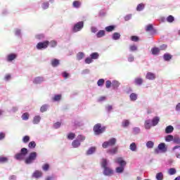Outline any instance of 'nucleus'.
Segmentation results:
<instances>
[{"instance_id":"nucleus-1","label":"nucleus","mask_w":180,"mask_h":180,"mask_svg":"<svg viewBox=\"0 0 180 180\" xmlns=\"http://www.w3.org/2000/svg\"><path fill=\"white\" fill-rule=\"evenodd\" d=\"M102 168H103V174L105 176H110L113 175V170L110 167H108V160L103 158L101 162Z\"/></svg>"},{"instance_id":"nucleus-2","label":"nucleus","mask_w":180,"mask_h":180,"mask_svg":"<svg viewBox=\"0 0 180 180\" xmlns=\"http://www.w3.org/2000/svg\"><path fill=\"white\" fill-rule=\"evenodd\" d=\"M26 155H27V148H22L20 153L15 154V160L22 161V160H25V157H26Z\"/></svg>"},{"instance_id":"nucleus-3","label":"nucleus","mask_w":180,"mask_h":180,"mask_svg":"<svg viewBox=\"0 0 180 180\" xmlns=\"http://www.w3.org/2000/svg\"><path fill=\"white\" fill-rule=\"evenodd\" d=\"M105 130H106V127H102V124L99 123L94 127V131L96 135L102 134V133L105 132Z\"/></svg>"},{"instance_id":"nucleus-4","label":"nucleus","mask_w":180,"mask_h":180,"mask_svg":"<svg viewBox=\"0 0 180 180\" xmlns=\"http://www.w3.org/2000/svg\"><path fill=\"white\" fill-rule=\"evenodd\" d=\"M116 139L112 138L109 141H105L102 144L103 148H108V147H113L116 144Z\"/></svg>"},{"instance_id":"nucleus-5","label":"nucleus","mask_w":180,"mask_h":180,"mask_svg":"<svg viewBox=\"0 0 180 180\" xmlns=\"http://www.w3.org/2000/svg\"><path fill=\"white\" fill-rule=\"evenodd\" d=\"M36 158H37V153L32 152L30 154L29 157L25 159V164H32Z\"/></svg>"},{"instance_id":"nucleus-6","label":"nucleus","mask_w":180,"mask_h":180,"mask_svg":"<svg viewBox=\"0 0 180 180\" xmlns=\"http://www.w3.org/2000/svg\"><path fill=\"white\" fill-rule=\"evenodd\" d=\"M83 27H84V21L78 22L74 25L72 28V32L74 33H77V32H80V30H82Z\"/></svg>"},{"instance_id":"nucleus-7","label":"nucleus","mask_w":180,"mask_h":180,"mask_svg":"<svg viewBox=\"0 0 180 180\" xmlns=\"http://www.w3.org/2000/svg\"><path fill=\"white\" fill-rule=\"evenodd\" d=\"M49 44H50V42L49 41H45L43 42H39L37 44V49L38 50H41L43 49H47L49 47Z\"/></svg>"},{"instance_id":"nucleus-8","label":"nucleus","mask_w":180,"mask_h":180,"mask_svg":"<svg viewBox=\"0 0 180 180\" xmlns=\"http://www.w3.org/2000/svg\"><path fill=\"white\" fill-rule=\"evenodd\" d=\"M160 150L162 153H165V151H167V147H165V143H160L158 146V148L155 149V153H156V154H158V153H160Z\"/></svg>"},{"instance_id":"nucleus-9","label":"nucleus","mask_w":180,"mask_h":180,"mask_svg":"<svg viewBox=\"0 0 180 180\" xmlns=\"http://www.w3.org/2000/svg\"><path fill=\"white\" fill-rule=\"evenodd\" d=\"M117 151H119V146L114 147L111 149H108L107 153L110 154V155H115V154H117Z\"/></svg>"},{"instance_id":"nucleus-10","label":"nucleus","mask_w":180,"mask_h":180,"mask_svg":"<svg viewBox=\"0 0 180 180\" xmlns=\"http://www.w3.org/2000/svg\"><path fill=\"white\" fill-rule=\"evenodd\" d=\"M115 162H117V164H119L120 167H126V161L123 160V158H117L115 160Z\"/></svg>"},{"instance_id":"nucleus-11","label":"nucleus","mask_w":180,"mask_h":180,"mask_svg":"<svg viewBox=\"0 0 180 180\" xmlns=\"http://www.w3.org/2000/svg\"><path fill=\"white\" fill-rule=\"evenodd\" d=\"M16 57H18V55H16L15 53L8 54L7 56V61H8V62L13 61V60H15L16 58Z\"/></svg>"},{"instance_id":"nucleus-12","label":"nucleus","mask_w":180,"mask_h":180,"mask_svg":"<svg viewBox=\"0 0 180 180\" xmlns=\"http://www.w3.org/2000/svg\"><path fill=\"white\" fill-rule=\"evenodd\" d=\"M146 79L153 80L155 79V74L153 72H148L146 75Z\"/></svg>"},{"instance_id":"nucleus-13","label":"nucleus","mask_w":180,"mask_h":180,"mask_svg":"<svg viewBox=\"0 0 180 180\" xmlns=\"http://www.w3.org/2000/svg\"><path fill=\"white\" fill-rule=\"evenodd\" d=\"M42 176L43 173L39 170L35 171L32 174V176H34V178H41V176Z\"/></svg>"},{"instance_id":"nucleus-14","label":"nucleus","mask_w":180,"mask_h":180,"mask_svg":"<svg viewBox=\"0 0 180 180\" xmlns=\"http://www.w3.org/2000/svg\"><path fill=\"white\" fill-rule=\"evenodd\" d=\"M72 146L74 148H78V147L81 146V143L79 142V140L76 139L72 141Z\"/></svg>"},{"instance_id":"nucleus-15","label":"nucleus","mask_w":180,"mask_h":180,"mask_svg":"<svg viewBox=\"0 0 180 180\" xmlns=\"http://www.w3.org/2000/svg\"><path fill=\"white\" fill-rule=\"evenodd\" d=\"M143 80L141 77H136L134 79L135 85H143Z\"/></svg>"},{"instance_id":"nucleus-16","label":"nucleus","mask_w":180,"mask_h":180,"mask_svg":"<svg viewBox=\"0 0 180 180\" xmlns=\"http://www.w3.org/2000/svg\"><path fill=\"white\" fill-rule=\"evenodd\" d=\"M44 79L41 77H37L34 79V84H41Z\"/></svg>"},{"instance_id":"nucleus-17","label":"nucleus","mask_w":180,"mask_h":180,"mask_svg":"<svg viewBox=\"0 0 180 180\" xmlns=\"http://www.w3.org/2000/svg\"><path fill=\"white\" fill-rule=\"evenodd\" d=\"M151 53L153 56H157L160 54V49L158 47H154L151 49Z\"/></svg>"},{"instance_id":"nucleus-18","label":"nucleus","mask_w":180,"mask_h":180,"mask_svg":"<svg viewBox=\"0 0 180 180\" xmlns=\"http://www.w3.org/2000/svg\"><path fill=\"white\" fill-rule=\"evenodd\" d=\"M160 122V117H155L152 120V126H157Z\"/></svg>"},{"instance_id":"nucleus-19","label":"nucleus","mask_w":180,"mask_h":180,"mask_svg":"<svg viewBox=\"0 0 180 180\" xmlns=\"http://www.w3.org/2000/svg\"><path fill=\"white\" fill-rule=\"evenodd\" d=\"M51 65L52 67H57L58 65H60V60L53 59L51 60Z\"/></svg>"},{"instance_id":"nucleus-20","label":"nucleus","mask_w":180,"mask_h":180,"mask_svg":"<svg viewBox=\"0 0 180 180\" xmlns=\"http://www.w3.org/2000/svg\"><path fill=\"white\" fill-rule=\"evenodd\" d=\"M172 131H174V127L169 125L166 127L165 133H167V134H169V133H172Z\"/></svg>"},{"instance_id":"nucleus-21","label":"nucleus","mask_w":180,"mask_h":180,"mask_svg":"<svg viewBox=\"0 0 180 180\" xmlns=\"http://www.w3.org/2000/svg\"><path fill=\"white\" fill-rule=\"evenodd\" d=\"M41 119L39 115H37L34 117L32 122L34 124H38L40 122Z\"/></svg>"},{"instance_id":"nucleus-22","label":"nucleus","mask_w":180,"mask_h":180,"mask_svg":"<svg viewBox=\"0 0 180 180\" xmlns=\"http://www.w3.org/2000/svg\"><path fill=\"white\" fill-rule=\"evenodd\" d=\"M120 85V83H119V82L116 80H114L112 82V86L114 89H117Z\"/></svg>"},{"instance_id":"nucleus-23","label":"nucleus","mask_w":180,"mask_h":180,"mask_svg":"<svg viewBox=\"0 0 180 180\" xmlns=\"http://www.w3.org/2000/svg\"><path fill=\"white\" fill-rule=\"evenodd\" d=\"M90 56L91 60H98V58H99V53H98V52H94V53H92L90 55Z\"/></svg>"},{"instance_id":"nucleus-24","label":"nucleus","mask_w":180,"mask_h":180,"mask_svg":"<svg viewBox=\"0 0 180 180\" xmlns=\"http://www.w3.org/2000/svg\"><path fill=\"white\" fill-rule=\"evenodd\" d=\"M145 128H146L147 130L151 129V120H147L145 122Z\"/></svg>"},{"instance_id":"nucleus-25","label":"nucleus","mask_w":180,"mask_h":180,"mask_svg":"<svg viewBox=\"0 0 180 180\" xmlns=\"http://www.w3.org/2000/svg\"><path fill=\"white\" fill-rule=\"evenodd\" d=\"M96 151V148L95 147H91L87 151H86V155H91L93 153Z\"/></svg>"},{"instance_id":"nucleus-26","label":"nucleus","mask_w":180,"mask_h":180,"mask_svg":"<svg viewBox=\"0 0 180 180\" xmlns=\"http://www.w3.org/2000/svg\"><path fill=\"white\" fill-rule=\"evenodd\" d=\"M129 148L131 151H137V145H136V143H132L130 144Z\"/></svg>"},{"instance_id":"nucleus-27","label":"nucleus","mask_w":180,"mask_h":180,"mask_svg":"<svg viewBox=\"0 0 180 180\" xmlns=\"http://www.w3.org/2000/svg\"><path fill=\"white\" fill-rule=\"evenodd\" d=\"M72 6H73V8H80L81 7V1H73Z\"/></svg>"},{"instance_id":"nucleus-28","label":"nucleus","mask_w":180,"mask_h":180,"mask_svg":"<svg viewBox=\"0 0 180 180\" xmlns=\"http://www.w3.org/2000/svg\"><path fill=\"white\" fill-rule=\"evenodd\" d=\"M163 58H164L165 61H169V60H171V58H172V56L169 53H165L163 56Z\"/></svg>"},{"instance_id":"nucleus-29","label":"nucleus","mask_w":180,"mask_h":180,"mask_svg":"<svg viewBox=\"0 0 180 180\" xmlns=\"http://www.w3.org/2000/svg\"><path fill=\"white\" fill-rule=\"evenodd\" d=\"M84 53L82 52H79L77 54V60H78V61L82 60L84 57Z\"/></svg>"},{"instance_id":"nucleus-30","label":"nucleus","mask_w":180,"mask_h":180,"mask_svg":"<svg viewBox=\"0 0 180 180\" xmlns=\"http://www.w3.org/2000/svg\"><path fill=\"white\" fill-rule=\"evenodd\" d=\"M167 172L169 175H175L176 174V169L175 168H170Z\"/></svg>"},{"instance_id":"nucleus-31","label":"nucleus","mask_w":180,"mask_h":180,"mask_svg":"<svg viewBox=\"0 0 180 180\" xmlns=\"http://www.w3.org/2000/svg\"><path fill=\"white\" fill-rule=\"evenodd\" d=\"M112 39L113 40H119L120 39V34L119 32H115L112 34Z\"/></svg>"},{"instance_id":"nucleus-32","label":"nucleus","mask_w":180,"mask_h":180,"mask_svg":"<svg viewBox=\"0 0 180 180\" xmlns=\"http://www.w3.org/2000/svg\"><path fill=\"white\" fill-rule=\"evenodd\" d=\"M47 109H49V105L46 104L43 105L40 108V112H41V113H44V112H47Z\"/></svg>"},{"instance_id":"nucleus-33","label":"nucleus","mask_w":180,"mask_h":180,"mask_svg":"<svg viewBox=\"0 0 180 180\" xmlns=\"http://www.w3.org/2000/svg\"><path fill=\"white\" fill-rule=\"evenodd\" d=\"M156 179L157 180H163L164 179V174L162 172H159L156 174Z\"/></svg>"},{"instance_id":"nucleus-34","label":"nucleus","mask_w":180,"mask_h":180,"mask_svg":"<svg viewBox=\"0 0 180 180\" xmlns=\"http://www.w3.org/2000/svg\"><path fill=\"white\" fill-rule=\"evenodd\" d=\"M5 162H8V158L0 156V164H5Z\"/></svg>"},{"instance_id":"nucleus-35","label":"nucleus","mask_w":180,"mask_h":180,"mask_svg":"<svg viewBox=\"0 0 180 180\" xmlns=\"http://www.w3.org/2000/svg\"><path fill=\"white\" fill-rule=\"evenodd\" d=\"M115 171L117 174H122V172L124 171V167L123 166L118 167L116 168Z\"/></svg>"},{"instance_id":"nucleus-36","label":"nucleus","mask_w":180,"mask_h":180,"mask_svg":"<svg viewBox=\"0 0 180 180\" xmlns=\"http://www.w3.org/2000/svg\"><path fill=\"white\" fill-rule=\"evenodd\" d=\"M115 30V25H110L108 27H105V31L106 32H113Z\"/></svg>"},{"instance_id":"nucleus-37","label":"nucleus","mask_w":180,"mask_h":180,"mask_svg":"<svg viewBox=\"0 0 180 180\" xmlns=\"http://www.w3.org/2000/svg\"><path fill=\"white\" fill-rule=\"evenodd\" d=\"M96 36L98 38L103 37L105 36V30H100L97 34Z\"/></svg>"},{"instance_id":"nucleus-38","label":"nucleus","mask_w":180,"mask_h":180,"mask_svg":"<svg viewBox=\"0 0 180 180\" xmlns=\"http://www.w3.org/2000/svg\"><path fill=\"white\" fill-rule=\"evenodd\" d=\"M147 148H153L154 147V142L149 141L146 143Z\"/></svg>"},{"instance_id":"nucleus-39","label":"nucleus","mask_w":180,"mask_h":180,"mask_svg":"<svg viewBox=\"0 0 180 180\" xmlns=\"http://www.w3.org/2000/svg\"><path fill=\"white\" fill-rule=\"evenodd\" d=\"M68 140H74L75 139V134L70 132L68 134Z\"/></svg>"},{"instance_id":"nucleus-40","label":"nucleus","mask_w":180,"mask_h":180,"mask_svg":"<svg viewBox=\"0 0 180 180\" xmlns=\"http://www.w3.org/2000/svg\"><path fill=\"white\" fill-rule=\"evenodd\" d=\"M60 100H61V94L55 95L54 97L53 98V101H54V102H57Z\"/></svg>"},{"instance_id":"nucleus-41","label":"nucleus","mask_w":180,"mask_h":180,"mask_svg":"<svg viewBox=\"0 0 180 180\" xmlns=\"http://www.w3.org/2000/svg\"><path fill=\"white\" fill-rule=\"evenodd\" d=\"M129 124H130V122L128 120H124L122 123V127H127Z\"/></svg>"},{"instance_id":"nucleus-42","label":"nucleus","mask_w":180,"mask_h":180,"mask_svg":"<svg viewBox=\"0 0 180 180\" xmlns=\"http://www.w3.org/2000/svg\"><path fill=\"white\" fill-rule=\"evenodd\" d=\"M103 84H105V79H100L97 82L98 86H103Z\"/></svg>"},{"instance_id":"nucleus-43","label":"nucleus","mask_w":180,"mask_h":180,"mask_svg":"<svg viewBox=\"0 0 180 180\" xmlns=\"http://www.w3.org/2000/svg\"><path fill=\"white\" fill-rule=\"evenodd\" d=\"M131 101H137V94L132 93L129 96Z\"/></svg>"},{"instance_id":"nucleus-44","label":"nucleus","mask_w":180,"mask_h":180,"mask_svg":"<svg viewBox=\"0 0 180 180\" xmlns=\"http://www.w3.org/2000/svg\"><path fill=\"white\" fill-rule=\"evenodd\" d=\"M174 20H175V18L172 15H169L167 18V22H168L169 23H172V22H174Z\"/></svg>"},{"instance_id":"nucleus-45","label":"nucleus","mask_w":180,"mask_h":180,"mask_svg":"<svg viewBox=\"0 0 180 180\" xmlns=\"http://www.w3.org/2000/svg\"><path fill=\"white\" fill-rule=\"evenodd\" d=\"M144 9V5L143 4H140L136 7V11L139 12L143 11Z\"/></svg>"},{"instance_id":"nucleus-46","label":"nucleus","mask_w":180,"mask_h":180,"mask_svg":"<svg viewBox=\"0 0 180 180\" xmlns=\"http://www.w3.org/2000/svg\"><path fill=\"white\" fill-rule=\"evenodd\" d=\"M153 29H154V27L153 26L152 24H149L146 27V32H151V30H153Z\"/></svg>"},{"instance_id":"nucleus-47","label":"nucleus","mask_w":180,"mask_h":180,"mask_svg":"<svg viewBox=\"0 0 180 180\" xmlns=\"http://www.w3.org/2000/svg\"><path fill=\"white\" fill-rule=\"evenodd\" d=\"M22 141L23 143H29V141H30V136H25L22 138Z\"/></svg>"},{"instance_id":"nucleus-48","label":"nucleus","mask_w":180,"mask_h":180,"mask_svg":"<svg viewBox=\"0 0 180 180\" xmlns=\"http://www.w3.org/2000/svg\"><path fill=\"white\" fill-rule=\"evenodd\" d=\"M22 120H29V114L27 112H25L22 115Z\"/></svg>"},{"instance_id":"nucleus-49","label":"nucleus","mask_w":180,"mask_h":180,"mask_svg":"<svg viewBox=\"0 0 180 180\" xmlns=\"http://www.w3.org/2000/svg\"><path fill=\"white\" fill-rule=\"evenodd\" d=\"M29 148H36V142L34 141H31L28 144Z\"/></svg>"},{"instance_id":"nucleus-50","label":"nucleus","mask_w":180,"mask_h":180,"mask_svg":"<svg viewBox=\"0 0 180 180\" xmlns=\"http://www.w3.org/2000/svg\"><path fill=\"white\" fill-rule=\"evenodd\" d=\"M50 169V165L49 164H44L43 166H42V169L44 171H48L49 169Z\"/></svg>"},{"instance_id":"nucleus-51","label":"nucleus","mask_w":180,"mask_h":180,"mask_svg":"<svg viewBox=\"0 0 180 180\" xmlns=\"http://www.w3.org/2000/svg\"><path fill=\"white\" fill-rule=\"evenodd\" d=\"M49 2H44L42 4V8L43 9H49Z\"/></svg>"},{"instance_id":"nucleus-52","label":"nucleus","mask_w":180,"mask_h":180,"mask_svg":"<svg viewBox=\"0 0 180 180\" xmlns=\"http://www.w3.org/2000/svg\"><path fill=\"white\" fill-rule=\"evenodd\" d=\"M110 86H112V82H110V80H107L105 82V88L109 89L110 88Z\"/></svg>"},{"instance_id":"nucleus-53","label":"nucleus","mask_w":180,"mask_h":180,"mask_svg":"<svg viewBox=\"0 0 180 180\" xmlns=\"http://www.w3.org/2000/svg\"><path fill=\"white\" fill-rule=\"evenodd\" d=\"M131 41H139L140 39L137 36H131Z\"/></svg>"},{"instance_id":"nucleus-54","label":"nucleus","mask_w":180,"mask_h":180,"mask_svg":"<svg viewBox=\"0 0 180 180\" xmlns=\"http://www.w3.org/2000/svg\"><path fill=\"white\" fill-rule=\"evenodd\" d=\"M165 140L166 141H172V140H174V136L172 135H168L166 136Z\"/></svg>"},{"instance_id":"nucleus-55","label":"nucleus","mask_w":180,"mask_h":180,"mask_svg":"<svg viewBox=\"0 0 180 180\" xmlns=\"http://www.w3.org/2000/svg\"><path fill=\"white\" fill-rule=\"evenodd\" d=\"M173 141L174 143H175L176 144H180V139L179 137H174L173 139Z\"/></svg>"},{"instance_id":"nucleus-56","label":"nucleus","mask_w":180,"mask_h":180,"mask_svg":"<svg viewBox=\"0 0 180 180\" xmlns=\"http://www.w3.org/2000/svg\"><path fill=\"white\" fill-rule=\"evenodd\" d=\"M129 49L131 51H137V46L136 45H131L129 46Z\"/></svg>"},{"instance_id":"nucleus-57","label":"nucleus","mask_w":180,"mask_h":180,"mask_svg":"<svg viewBox=\"0 0 180 180\" xmlns=\"http://www.w3.org/2000/svg\"><path fill=\"white\" fill-rule=\"evenodd\" d=\"M49 44L51 46V47H56V46H57V41H51L49 42Z\"/></svg>"},{"instance_id":"nucleus-58","label":"nucleus","mask_w":180,"mask_h":180,"mask_svg":"<svg viewBox=\"0 0 180 180\" xmlns=\"http://www.w3.org/2000/svg\"><path fill=\"white\" fill-rule=\"evenodd\" d=\"M61 126V122H58L53 124L54 129H58Z\"/></svg>"},{"instance_id":"nucleus-59","label":"nucleus","mask_w":180,"mask_h":180,"mask_svg":"<svg viewBox=\"0 0 180 180\" xmlns=\"http://www.w3.org/2000/svg\"><path fill=\"white\" fill-rule=\"evenodd\" d=\"M78 140H79V141H85V136H84L83 135H78L77 136Z\"/></svg>"},{"instance_id":"nucleus-60","label":"nucleus","mask_w":180,"mask_h":180,"mask_svg":"<svg viewBox=\"0 0 180 180\" xmlns=\"http://www.w3.org/2000/svg\"><path fill=\"white\" fill-rule=\"evenodd\" d=\"M133 131H134V134H139V133H140V128L135 127V128H134Z\"/></svg>"},{"instance_id":"nucleus-61","label":"nucleus","mask_w":180,"mask_h":180,"mask_svg":"<svg viewBox=\"0 0 180 180\" xmlns=\"http://www.w3.org/2000/svg\"><path fill=\"white\" fill-rule=\"evenodd\" d=\"M86 64H91L92 63V58H86L85 59Z\"/></svg>"},{"instance_id":"nucleus-62","label":"nucleus","mask_w":180,"mask_h":180,"mask_svg":"<svg viewBox=\"0 0 180 180\" xmlns=\"http://www.w3.org/2000/svg\"><path fill=\"white\" fill-rule=\"evenodd\" d=\"M128 61H129V63H133V61H134V56H129V57L128 58Z\"/></svg>"},{"instance_id":"nucleus-63","label":"nucleus","mask_w":180,"mask_h":180,"mask_svg":"<svg viewBox=\"0 0 180 180\" xmlns=\"http://www.w3.org/2000/svg\"><path fill=\"white\" fill-rule=\"evenodd\" d=\"M63 77L64 78H68V77H70V75H69L67 72H64L63 73Z\"/></svg>"},{"instance_id":"nucleus-64","label":"nucleus","mask_w":180,"mask_h":180,"mask_svg":"<svg viewBox=\"0 0 180 180\" xmlns=\"http://www.w3.org/2000/svg\"><path fill=\"white\" fill-rule=\"evenodd\" d=\"M8 179H9V180H16V176H15V175H11V176H10V177H9Z\"/></svg>"}]
</instances>
